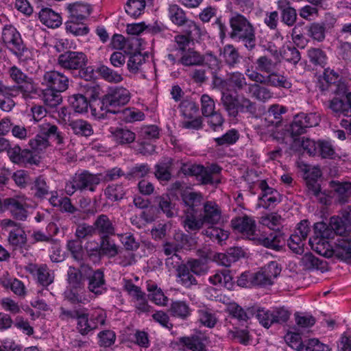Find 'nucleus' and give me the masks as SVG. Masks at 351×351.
Listing matches in <instances>:
<instances>
[{
  "mask_svg": "<svg viewBox=\"0 0 351 351\" xmlns=\"http://www.w3.org/2000/svg\"><path fill=\"white\" fill-rule=\"evenodd\" d=\"M231 32L230 37L237 42H241L248 50H253L256 45L255 30L253 25L242 14H236L229 21Z\"/></svg>",
  "mask_w": 351,
  "mask_h": 351,
  "instance_id": "1",
  "label": "nucleus"
},
{
  "mask_svg": "<svg viewBox=\"0 0 351 351\" xmlns=\"http://www.w3.org/2000/svg\"><path fill=\"white\" fill-rule=\"evenodd\" d=\"M181 197L184 204L182 225L185 230L190 232L193 225L195 226L199 224L195 223V221L204 208V196L200 192L184 191L182 193Z\"/></svg>",
  "mask_w": 351,
  "mask_h": 351,
  "instance_id": "2",
  "label": "nucleus"
},
{
  "mask_svg": "<svg viewBox=\"0 0 351 351\" xmlns=\"http://www.w3.org/2000/svg\"><path fill=\"white\" fill-rule=\"evenodd\" d=\"M100 182L101 174H94L87 170H83L76 172L71 180L66 182L64 190L69 196L77 191L94 192Z\"/></svg>",
  "mask_w": 351,
  "mask_h": 351,
  "instance_id": "3",
  "label": "nucleus"
},
{
  "mask_svg": "<svg viewBox=\"0 0 351 351\" xmlns=\"http://www.w3.org/2000/svg\"><path fill=\"white\" fill-rule=\"evenodd\" d=\"M1 40L18 58L25 60L29 58V50L24 44L19 32L12 25L3 26Z\"/></svg>",
  "mask_w": 351,
  "mask_h": 351,
  "instance_id": "4",
  "label": "nucleus"
},
{
  "mask_svg": "<svg viewBox=\"0 0 351 351\" xmlns=\"http://www.w3.org/2000/svg\"><path fill=\"white\" fill-rule=\"evenodd\" d=\"M213 85L222 91L237 93L245 89L247 82L243 73L234 71L228 73L225 78L215 73L213 77Z\"/></svg>",
  "mask_w": 351,
  "mask_h": 351,
  "instance_id": "5",
  "label": "nucleus"
},
{
  "mask_svg": "<svg viewBox=\"0 0 351 351\" xmlns=\"http://www.w3.org/2000/svg\"><path fill=\"white\" fill-rule=\"evenodd\" d=\"M221 218V210L219 206L215 202L206 201L204 203V208L200 215L195 219V223H199L192 226L190 232H196L200 230L204 225L217 224Z\"/></svg>",
  "mask_w": 351,
  "mask_h": 351,
  "instance_id": "6",
  "label": "nucleus"
},
{
  "mask_svg": "<svg viewBox=\"0 0 351 351\" xmlns=\"http://www.w3.org/2000/svg\"><path fill=\"white\" fill-rule=\"evenodd\" d=\"M106 320V315L103 312L94 311L89 314L85 310L79 322H77L76 329L83 336L91 335L98 329L99 326L104 325Z\"/></svg>",
  "mask_w": 351,
  "mask_h": 351,
  "instance_id": "7",
  "label": "nucleus"
},
{
  "mask_svg": "<svg viewBox=\"0 0 351 351\" xmlns=\"http://www.w3.org/2000/svg\"><path fill=\"white\" fill-rule=\"evenodd\" d=\"M86 280L87 281L88 291L98 297L106 293L108 291L105 274L102 269H93L90 266L85 267Z\"/></svg>",
  "mask_w": 351,
  "mask_h": 351,
  "instance_id": "8",
  "label": "nucleus"
},
{
  "mask_svg": "<svg viewBox=\"0 0 351 351\" xmlns=\"http://www.w3.org/2000/svg\"><path fill=\"white\" fill-rule=\"evenodd\" d=\"M319 119L315 113L300 112L296 114L289 125L287 132L292 138L306 132L307 128L318 125Z\"/></svg>",
  "mask_w": 351,
  "mask_h": 351,
  "instance_id": "9",
  "label": "nucleus"
},
{
  "mask_svg": "<svg viewBox=\"0 0 351 351\" xmlns=\"http://www.w3.org/2000/svg\"><path fill=\"white\" fill-rule=\"evenodd\" d=\"M88 63L87 56L82 51L68 50L60 54L58 64L62 69L70 71L73 75L78 69Z\"/></svg>",
  "mask_w": 351,
  "mask_h": 351,
  "instance_id": "10",
  "label": "nucleus"
},
{
  "mask_svg": "<svg viewBox=\"0 0 351 351\" xmlns=\"http://www.w3.org/2000/svg\"><path fill=\"white\" fill-rule=\"evenodd\" d=\"M8 74L12 81L17 84V86H15V90H20L24 95L27 96L37 93L36 84L33 79L28 77L16 66L10 67L8 70Z\"/></svg>",
  "mask_w": 351,
  "mask_h": 351,
  "instance_id": "11",
  "label": "nucleus"
},
{
  "mask_svg": "<svg viewBox=\"0 0 351 351\" xmlns=\"http://www.w3.org/2000/svg\"><path fill=\"white\" fill-rule=\"evenodd\" d=\"M254 241L265 247L280 251L285 243V234L280 230H268L261 232L258 230L257 237Z\"/></svg>",
  "mask_w": 351,
  "mask_h": 351,
  "instance_id": "12",
  "label": "nucleus"
},
{
  "mask_svg": "<svg viewBox=\"0 0 351 351\" xmlns=\"http://www.w3.org/2000/svg\"><path fill=\"white\" fill-rule=\"evenodd\" d=\"M104 95L112 114L118 113L117 108L126 105L130 99L129 90L123 86L110 88Z\"/></svg>",
  "mask_w": 351,
  "mask_h": 351,
  "instance_id": "13",
  "label": "nucleus"
},
{
  "mask_svg": "<svg viewBox=\"0 0 351 351\" xmlns=\"http://www.w3.org/2000/svg\"><path fill=\"white\" fill-rule=\"evenodd\" d=\"M232 228L245 236L250 240L254 241L257 237L258 230L256 229V221L253 217L246 215L237 217L231 220Z\"/></svg>",
  "mask_w": 351,
  "mask_h": 351,
  "instance_id": "14",
  "label": "nucleus"
},
{
  "mask_svg": "<svg viewBox=\"0 0 351 351\" xmlns=\"http://www.w3.org/2000/svg\"><path fill=\"white\" fill-rule=\"evenodd\" d=\"M5 210L15 220L25 221L28 217V204L23 199L19 197L5 198Z\"/></svg>",
  "mask_w": 351,
  "mask_h": 351,
  "instance_id": "15",
  "label": "nucleus"
},
{
  "mask_svg": "<svg viewBox=\"0 0 351 351\" xmlns=\"http://www.w3.org/2000/svg\"><path fill=\"white\" fill-rule=\"evenodd\" d=\"M43 84L53 90L64 92L69 88V79L60 71L55 70L49 71L44 74Z\"/></svg>",
  "mask_w": 351,
  "mask_h": 351,
  "instance_id": "16",
  "label": "nucleus"
},
{
  "mask_svg": "<svg viewBox=\"0 0 351 351\" xmlns=\"http://www.w3.org/2000/svg\"><path fill=\"white\" fill-rule=\"evenodd\" d=\"M349 226L347 223L344 221V219L339 216H332L330 219L329 227L331 228V230H328V226H326V223H319L315 224V228L317 229L319 227V230L324 228L323 232H321V236L322 237L329 238L331 234H335L339 236H342L346 232L347 227Z\"/></svg>",
  "mask_w": 351,
  "mask_h": 351,
  "instance_id": "17",
  "label": "nucleus"
},
{
  "mask_svg": "<svg viewBox=\"0 0 351 351\" xmlns=\"http://www.w3.org/2000/svg\"><path fill=\"white\" fill-rule=\"evenodd\" d=\"M199 172L196 174V180L203 185H213L220 183L219 179L214 178L215 175L220 174L222 168L217 164H211L204 167L199 165Z\"/></svg>",
  "mask_w": 351,
  "mask_h": 351,
  "instance_id": "18",
  "label": "nucleus"
},
{
  "mask_svg": "<svg viewBox=\"0 0 351 351\" xmlns=\"http://www.w3.org/2000/svg\"><path fill=\"white\" fill-rule=\"evenodd\" d=\"M287 109L285 106L279 104H273L269 106L268 110L264 114V118L262 119L263 125L266 127H273L278 128L282 125V115L285 114Z\"/></svg>",
  "mask_w": 351,
  "mask_h": 351,
  "instance_id": "19",
  "label": "nucleus"
},
{
  "mask_svg": "<svg viewBox=\"0 0 351 351\" xmlns=\"http://www.w3.org/2000/svg\"><path fill=\"white\" fill-rule=\"evenodd\" d=\"M206 343L207 337L201 332L178 338V344L191 351H207Z\"/></svg>",
  "mask_w": 351,
  "mask_h": 351,
  "instance_id": "20",
  "label": "nucleus"
},
{
  "mask_svg": "<svg viewBox=\"0 0 351 351\" xmlns=\"http://www.w3.org/2000/svg\"><path fill=\"white\" fill-rule=\"evenodd\" d=\"M85 267H88V265L82 264L80 268L70 266L67 270V283L68 289H84L85 288Z\"/></svg>",
  "mask_w": 351,
  "mask_h": 351,
  "instance_id": "21",
  "label": "nucleus"
},
{
  "mask_svg": "<svg viewBox=\"0 0 351 351\" xmlns=\"http://www.w3.org/2000/svg\"><path fill=\"white\" fill-rule=\"evenodd\" d=\"M333 255L346 262H351V235L338 238L332 245Z\"/></svg>",
  "mask_w": 351,
  "mask_h": 351,
  "instance_id": "22",
  "label": "nucleus"
},
{
  "mask_svg": "<svg viewBox=\"0 0 351 351\" xmlns=\"http://www.w3.org/2000/svg\"><path fill=\"white\" fill-rule=\"evenodd\" d=\"M93 224L97 234L100 237H111L116 234L115 223L106 214L99 215Z\"/></svg>",
  "mask_w": 351,
  "mask_h": 351,
  "instance_id": "23",
  "label": "nucleus"
},
{
  "mask_svg": "<svg viewBox=\"0 0 351 351\" xmlns=\"http://www.w3.org/2000/svg\"><path fill=\"white\" fill-rule=\"evenodd\" d=\"M219 56L225 65L230 69L238 67L242 58L238 49L232 44H226L221 48Z\"/></svg>",
  "mask_w": 351,
  "mask_h": 351,
  "instance_id": "24",
  "label": "nucleus"
},
{
  "mask_svg": "<svg viewBox=\"0 0 351 351\" xmlns=\"http://www.w3.org/2000/svg\"><path fill=\"white\" fill-rule=\"evenodd\" d=\"M258 187L261 190V195L258 197V200L263 202V207L269 208L270 206L276 205L281 200L279 198V193L274 189L269 186L266 180H263L258 184Z\"/></svg>",
  "mask_w": 351,
  "mask_h": 351,
  "instance_id": "25",
  "label": "nucleus"
},
{
  "mask_svg": "<svg viewBox=\"0 0 351 351\" xmlns=\"http://www.w3.org/2000/svg\"><path fill=\"white\" fill-rule=\"evenodd\" d=\"M173 160L165 157L159 160L154 166V176L160 182H169L172 178Z\"/></svg>",
  "mask_w": 351,
  "mask_h": 351,
  "instance_id": "26",
  "label": "nucleus"
},
{
  "mask_svg": "<svg viewBox=\"0 0 351 351\" xmlns=\"http://www.w3.org/2000/svg\"><path fill=\"white\" fill-rule=\"evenodd\" d=\"M197 315L199 324L208 328H215L218 322L216 312L206 305L199 306Z\"/></svg>",
  "mask_w": 351,
  "mask_h": 351,
  "instance_id": "27",
  "label": "nucleus"
},
{
  "mask_svg": "<svg viewBox=\"0 0 351 351\" xmlns=\"http://www.w3.org/2000/svg\"><path fill=\"white\" fill-rule=\"evenodd\" d=\"M29 189L34 198L43 200L50 194V187L44 176L36 177L29 183Z\"/></svg>",
  "mask_w": 351,
  "mask_h": 351,
  "instance_id": "28",
  "label": "nucleus"
},
{
  "mask_svg": "<svg viewBox=\"0 0 351 351\" xmlns=\"http://www.w3.org/2000/svg\"><path fill=\"white\" fill-rule=\"evenodd\" d=\"M277 7L280 11L281 21L289 27L293 26L297 20V12L291 6V2L289 0H278Z\"/></svg>",
  "mask_w": 351,
  "mask_h": 351,
  "instance_id": "29",
  "label": "nucleus"
},
{
  "mask_svg": "<svg viewBox=\"0 0 351 351\" xmlns=\"http://www.w3.org/2000/svg\"><path fill=\"white\" fill-rule=\"evenodd\" d=\"M263 85L287 90L292 87V83L287 76L274 70L265 75Z\"/></svg>",
  "mask_w": 351,
  "mask_h": 351,
  "instance_id": "30",
  "label": "nucleus"
},
{
  "mask_svg": "<svg viewBox=\"0 0 351 351\" xmlns=\"http://www.w3.org/2000/svg\"><path fill=\"white\" fill-rule=\"evenodd\" d=\"M329 185L337 193V202L339 204L343 205L349 202V198L351 197V182L332 180Z\"/></svg>",
  "mask_w": 351,
  "mask_h": 351,
  "instance_id": "31",
  "label": "nucleus"
},
{
  "mask_svg": "<svg viewBox=\"0 0 351 351\" xmlns=\"http://www.w3.org/2000/svg\"><path fill=\"white\" fill-rule=\"evenodd\" d=\"M210 284L218 287H225L228 290L234 288V282L230 270L223 269L217 271L214 275L208 278Z\"/></svg>",
  "mask_w": 351,
  "mask_h": 351,
  "instance_id": "32",
  "label": "nucleus"
},
{
  "mask_svg": "<svg viewBox=\"0 0 351 351\" xmlns=\"http://www.w3.org/2000/svg\"><path fill=\"white\" fill-rule=\"evenodd\" d=\"M177 282L186 289H192L199 285L196 276L184 264L178 269Z\"/></svg>",
  "mask_w": 351,
  "mask_h": 351,
  "instance_id": "33",
  "label": "nucleus"
},
{
  "mask_svg": "<svg viewBox=\"0 0 351 351\" xmlns=\"http://www.w3.org/2000/svg\"><path fill=\"white\" fill-rule=\"evenodd\" d=\"M69 14V18L75 20L86 19L92 12V7L90 4L83 2H75L69 4L67 7Z\"/></svg>",
  "mask_w": 351,
  "mask_h": 351,
  "instance_id": "34",
  "label": "nucleus"
},
{
  "mask_svg": "<svg viewBox=\"0 0 351 351\" xmlns=\"http://www.w3.org/2000/svg\"><path fill=\"white\" fill-rule=\"evenodd\" d=\"M228 311L230 315L239 322H247L254 316V306L244 308L235 302L229 304Z\"/></svg>",
  "mask_w": 351,
  "mask_h": 351,
  "instance_id": "35",
  "label": "nucleus"
},
{
  "mask_svg": "<svg viewBox=\"0 0 351 351\" xmlns=\"http://www.w3.org/2000/svg\"><path fill=\"white\" fill-rule=\"evenodd\" d=\"M38 18L43 24L50 28L58 27L62 24L60 14L49 8L41 9Z\"/></svg>",
  "mask_w": 351,
  "mask_h": 351,
  "instance_id": "36",
  "label": "nucleus"
},
{
  "mask_svg": "<svg viewBox=\"0 0 351 351\" xmlns=\"http://www.w3.org/2000/svg\"><path fill=\"white\" fill-rule=\"evenodd\" d=\"M105 95L101 98L88 101V108L91 111V114L96 119H104L107 117L108 113H110L111 109L108 107V102H106Z\"/></svg>",
  "mask_w": 351,
  "mask_h": 351,
  "instance_id": "37",
  "label": "nucleus"
},
{
  "mask_svg": "<svg viewBox=\"0 0 351 351\" xmlns=\"http://www.w3.org/2000/svg\"><path fill=\"white\" fill-rule=\"evenodd\" d=\"M169 312L174 317L186 320L191 316L192 310L186 301L176 300L172 301Z\"/></svg>",
  "mask_w": 351,
  "mask_h": 351,
  "instance_id": "38",
  "label": "nucleus"
},
{
  "mask_svg": "<svg viewBox=\"0 0 351 351\" xmlns=\"http://www.w3.org/2000/svg\"><path fill=\"white\" fill-rule=\"evenodd\" d=\"M182 53L180 59L178 61L179 64L186 66H202L204 64L203 56L193 49L189 48Z\"/></svg>",
  "mask_w": 351,
  "mask_h": 351,
  "instance_id": "39",
  "label": "nucleus"
},
{
  "mask_svg": "<svg viewBox=\"0 0 351 351\" xmlns=\"http://www.w3.org/2000/svg\"><path fill=\"white\" fill-rule=\"evenodd\" d=\"M239 98L233 96L231 93H222L221 101L230 117L238 116V104Z\"/></svg>",
  "mask_w": 351,
  "mask_h": 351,
  "instance_id": "40",
  "label": "nucleus"
},
{
  "mask_svg": "<svg viewBox=\"0 0 351 351\" xmlns=\"http://www.w3.org/2000/svg\"><path fill=\"white\" fill-rule=\"evenodd\" d=\"M124 53L129 56L127 62L128 71L134 74L138 73L142 64L145 62V57L140 51L131 52L125 50Z\"/></svg>",
  "mask_w": 351,
  "mask_h": 351,
  "instance_id": "41",
  "label": "nucleus"
},
{
  "mask_svg": "<svg viewBox=\"0 0 351 351\" xmlns=\"http://www.w3.org/2000/svg\"><path fill=\"white\" fill-rule=\"evenodd\" d=\"M170 21L178 27L184 26L189 19L185 11L177 4H170L168 8Z\"/></svg>",
  "mask_w": 351,
  "mask_h": 351,
  "instance_id": "42",
  "label": "nucleus"
},
{
  "mask_svg": "<svg viewBox=\"0 0 351 351\" xmlns=\"http://www.w3.org/2000/svg\"><path fill=\"white\" fill-rule=\"evenodd\" d=\"M82 20L69 19L65 23L66 32L71 33L75 36H85L89 33L90 29L88 25Z\"/></svg>",
  "mask_w": 351,
  "mask_h": 351,
  "instance_id": "43",
  "label": "nucleus"
},
{
  "mask_svg": "<svg viewBox=\"0 0 351 351\" xmlns=\"http://www.w3.org/2000/svg\"><path fill=\"white\" fill-rule=\"evenodd\" d=\"M307 56L309 62L315 66L324 68L328 62V57L326 52L315 47H311L307 51Z\"/></svg>",
  "mask_w": 351,
  "mask_h": 351,
  "instance_id": "44",
  "label": "nucleus"
},
{
  "mask_svg": "<svg viewBox=\"0 0 351 351\" xmlns=\"http://www.w3.org/2000/svg\"><path fill=\"white\" fill-rule=\"evenodd\" d=\"M69 126L73 132L78 136L88 137L93 134L92 125L83 119H77L71 121Z\"/></svg>",
  "mask_w": 351,
  "mask_h": 351,
  "instance_id": "45",
  "label": "nucleus"
},
{
  "mask_svg": "<svg viewBox=\"0 0 351 351\" xmlns=\"http://www.w3.org/2000/svg\"><path fill=\"white\" fill-rule=\"evenodd\" d=\"M280 56L284 61L294 66L301 59L300 52L292 45L282 46L280 50Z\"/></svg>",
  "mask_w": 351,
  "mask_h": 351,
  "instance_id": "46",
  "label": "nucleus"
},
{
  "mask_svg": "<svg viewBox=\"0 0 351 351\" xmlns=\"http://www.w3.org/2000/svg\"><path fill=\"white\" fill-rule=\"evenodd\" d=\"M322 159L333 160L338 157L332 143L326 140H318L317 154Z\"/></svg>",
  "mask_w": 351,
  "mask_h": 351,
  "instance_id": "47",
  "label": "nucleus"
},
{
  "mask_svg": "<svg viewBox=\"0 0 351 351\" xmlns=\"http://www.w3.org/2000/svg\"><path fill=\"white\" fill-rule=\"evenodd\" d=\"M70 106L77 113H84L88 111V99L82 94H74L69 97L68 99Z\"/></svg>",
  "mask_w": 351,
  "mask_h": 351,
  "instance_id": "48",
  "label": "nucleus"
},
{
  "mask_svg": "<svg viewBox=\"0 0 351 351\" xmlns=\"http://www.w3.org/2000/svg\"><path fill=\"white\" fill-rule=\"evenodd\" d=\"M254 316L265 328H269L273 325V309L268 310L258 305H254Z\"/></svg>",
  "mask_w": 351,
  "mask_h": 351,
  "instance_id": "49",
  "label": "nucleus"
},
{
  "mask_svg": "<svg viewBox=\"0 0 351 351\" xmlns=\"http://www.w3.org/2000/svg\"><path fill=\"white\" fill-rule=\"evenodd\" d=\"M184 265L197 277L205 276L209 270L207 263L202 259L190 258Z\"/></svg>",
  "mask_w": 351,
  "mask_h": 351,
  "instance_id": "50",
  "label": "nucleus"
},
{
  "mask_svg": "<svg viewBox=\"0 0 351 351\" xmlns=\"http://www.w3.org/2000/svg\"><path fill=\"white\" fill-rule=\"evenodd\" d=\"M240 134L237 130L230 129L219 137L214 138L216 146L228 147L235 144L239 139Z\"/></svg>",
  "mask_w": 351,
  "mask_h": 351,
  "instance_id": "51",
  "label": "nucleus"
},
{
  "mask_svg": "<svg viewBox=\"0 0 351 351\" xmlns=\"http://www.w3.org/2000/svg\"><path fill=\"white\" fill-rule=\"evenodd\" d=\"M112 134L114 141L120 145L130 144L136 138V134L126 128H117Z\"/></svg>",
  "mask_w": 351,
  "mask_h": 351,
  "instance_id": "52",
  "label": "nucleus"
},
{
  "mask_svg": "<svg viewBox=\"0 0 351 351\" xmlns=\"http://www.w3.org/2000/svg\"><path fill=\"white\" fill-rule=\"evenodd\" d=\"M8 242L14 249L23 247L27 242L25 231L22 228L12 229L9 232Z\"/></svg>",
  "mask_w": 351,
  "mask_h": 351,
  "instance_id": "53",
  "label": "nucleus"
},
{
  "mask_svg": "<svg viewBox=\"0 0 351 351\" xmlns=\"http://www.w3.org/2000/svg\"><path fill=\"white\" fill-rule=\"evenodd\" d=\"M60 91L47 88L43 93V100L45 106L49 108L58 106L62 101Z\"/></svg>",
  "mask_w": 351,
  "mask_h": 351,
  "instance_id": "54",
  "label": "nucleus"
},
{
  "mask_svg": "<svg viewBox=\"0 0 351 351\" xmlns=\"http://www.w3.org/2000/svg\"><path fill=\"white\" fill-rule=\"evenodd\" d=\"M302 265L308 270L323 269L324 268L325 261L319 259L313 255L311 252L306 253L301 258Z\"/></svg>",
  "mask_w": 351,
  "mask_h": 351,
  "instance_id": "55",
  "label": "nucleus"
},
{
  "mask_svg": "<svg viewBox=\"0 0 351 351\" xmlns=\"http://www.w3.org/2000/svg\"><path fill=\"white\" fill-rule=\"evenodd\" d=\"M100 248L102 256L113 258L119 254L117 245L114 241L110 239V237H100Z\"/></svg>",
  "mask_w": 351,
  "mask_h": 351,
  "instance_id": "56",
  "label": "nucleus"
},
{
  "mask_svg": "<svg viewBox=\"0 0 351 351\" xmlns=\"http://www.w3.org/2000/svg\"><path fill=\"white\" fill-rule=\"evenodd\" d=\"M179 107L182 116L187 119L194 118L199 111L198 104L191 99L182 100Z\"/></svg>",
  "mask_w": 351,
  "mask_h": 351,
  "instance_id": "57",
  "label": "nucleus"
},
{
  "mask_svg": "<svg viewBox=\"0 0 351 351\" xmlns=\"http://www.w3.org/2000/svg\"><path fill=\"white\" fill-rule=\"evenodd\" d=\"M125 193L122 184H109L104 190L105 197L111 202H117L122 199Z\"/></svg>",
  "mask_w": 351,
  "mask_h": 351,
  "instance_id": "58",
  "label": "nucleus"
},
{
  "mask_svg": "<svg viewBox=\"0 0 351 351\" xmlns=\"http://www.w3.org/2000/svg\"><path fill=\"white\" fill-rule=\"evenodd\" d=\"M147 32L152 35L160 36L167 39L170 38L172 35L169 28L163 23L158 21L147 25Z\"/></svg>",
  "mask_w": 351,
  "mask_h": 351,
  "instance_id": "59",
  "label": "nucleus"
},
{
  "mask_svg": "<svg viewBox=\"0 0 351 351\" xmlns=\"http://www.w3.org/2000/svg\"><path fill=\"white\" fill-rule=\"evenodd\" d=\"M174 239L180 250H191L195 247L197 243L195 238L183 232L176 233Z\"/></svg>",
  "mask_w": 351,
  "mask_h": 351,
  "instance_id": "60",
  "label": "nucleus"
},
{
  "mask_svg": "<svg viewBox=\"0 0 351 351\" xmlns=\"http://www.w3.org/2000/svg\"><path fill=\"white\" fill-rule=\"evenodd\" d=\"M202 234L209 237L213 241H217L219 243L228 238V231L215 227L214 225H210V226L203 230Z\"/></svg>",
  "mask_w": 351,
  "mask_h": 351,
  "instance_id": "61",
  "label": "nucleus"
},
{
  "mask_svg": "<svg viewBox=\"0 0 351 351\" xmlns=\"http://www.w3.org/2000/svg\"><path fill=\"white\" fill-rule=\"evenodd\" d=\"M99 75L109 82L119 83L123 80L121 74L106 65H101L97 69Z\"/></svg>",
  "mask_w": 351,
  "mask_h": 351,
  "instance_id": "62",
  "label": "nucleus"
},
{
  "mask_svg": "<svg viewBox=\"0 0 351 351\" xmlns=\"http://www.w3.org/2000/svg\"><path fill=\"white\" fill-rule=\"evenodd\" d=\"M150 167L147 163L136 164L125 173V178L127 180L139 179L145 177L150 172Z\"/></svg>",
  "mask_w": 351,
  "mask_h": 351,
  "instance_id": "63",
  "label": "nucleus"
},
{
  "mask_svg": "<svg viewBox=\"0 0 351 351\" xmlns=\"http://www.w3.org/2000/svg\"><path fill=\"white\" fill-rule=\"evenodd\" d=\"M145 0H128L125 8L128 14L134 18L139 16L145 8Z\"/></svg>",
  "mask_w": 351,
  "mask_h": 351,
  "instance_id": "64",
  "label": "nucleus"
}]
</instances>
